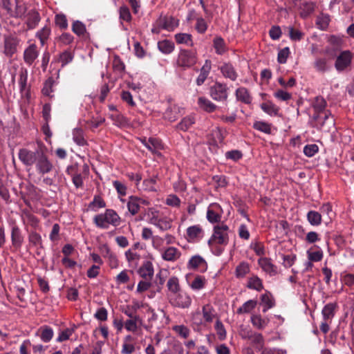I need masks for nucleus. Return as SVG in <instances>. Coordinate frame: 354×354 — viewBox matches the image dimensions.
I'll use <instances>...</instances> for the list:
<instances>
[{"mask_svg": "<svg viewBox=\"0 0 354 354\" xmlns=\"http://www.w3.org/2000/svg\"><path fill=\"white\" fill-rule=\"evenodd\" d=\"M175 39L178 44H185L189 46H193L194 45L190 34L178 33L175 35Z\"/></svg>", "mask_w": 354, "mask_h": 354, "instance_id": "2f4dec72", "label": "nucleus"}, {"mask_svg": "<svg viewBox=\"0 0 354 354\" xmlns=\"http://www.w3.org/2000/svg\"><path fill=\"white\" fill-rule=\"evenodd\" d=\"M138 273L141 277L146 279L149 277L150 279L153 275V268L151 261H145L143 265L139 268Z\"/></svg>", "mask_w": 354, "mask_h": 354, "instance_id": "f3484780", "label": "nucleus"}, {"mask_svg": "<svg viewBox=\"0 0 354 354\" xmlns=\"http://www.w3.org/2000/svg\"><path fill=\"white\" fill-rule=\"evenodd\" d=\"M156 183V176L146 179L143 181L144 189L151 192H155L156 189L154 187V185Z\"/></svg>", "mask_w": 354, "mask_h": 354, "instance_id": "69168bd1", "label": "nucleus"}, {"mask_svg": "<svg viewBox=\"0 0 354 354\" xmlns=\"http://www.w3.org/2000/svg\"><path fill=\"white\" fill-rule=\"evenodd\" d=\"M259 264L263 270L270 275H276L277 274V267L271 263L270 259L268 258L261 259H259Z\"/></svg>", "mask_w": 354, "mask_h": 354, "instance_id": "aec40b11", "label": "nucleus"}, {"mask_svg": "<svg viewBox=\"0 0 354 354\" xmlns=\"http://www.w3.org/2000/svg\"><path fill=\"white\" fill-rule=\"evenodd\" d=\"M105 207V201L98 195L95 196L93 201L88 205V207L94 211L97 210L96 208H103Z\"/></svg>", "mask_w": 354, "mask_h": 354, "instance_id": "4c0bfd02", "label": "nucleus"}, {"mask_svg": "<svg viewBox=\"0 0 354 354\" xmlns=\"http://www.w3.org/2000/svg\"><path fill=\"white\" fill-rule=\"evenodd\" d=\"M194 123L193 118L190 117L184 118L177 125V129L182 131H187Z\"/></svg>", "mask_w": 354, "mask_h": 354, "instance_id": "3c124183", "label": "nucleus"}, {"mask_svg": "<svg viewBox=\"0 0 354 354\" xmlns=\"http://www.w3.org/2000/svg\"><path fill=\"white\" fill-rule=\"evenodd\" d=\"M227 88L225 84L216 82L210 88V95L217 101L226 100L227 98Z\"/></svg>", "mask_w": 354, "mask_h": 354, "instance_id": "6e6552de", "label": "nucleus"}, {"mask_svg": "<svg viewBox=\"0 0 354 354\" xmlns=\"http://www.w3.org/2000/svg\"><path fill=\"white\" fill-rule=\"evenodd\" d=\"M41 331L40 338L44 342H48L51 340L53 337V329L48 326H44L39 328Z\"/></svg>", "mask_w": 354, "mask_h": 354, "instance_id": "c756f323", "label": "nucleus"}, {"mask_svg": "<svg viewBox=\"0 0 354 354\" xmlns=\"http://www.w3.org/2000/svg\"><path fill=\"white\" fill-rule=\"evenodd\" d=\"M207 218L212 223H218L221 220V215L216 213L214 210L208 209L207 212Z\"/></svg>", "mask_w": 354, "mask_h": 354, "instance_id": "0e129e2a", "label": "nucleus"}, {"mask_svg": "<svg viewBox=\"0 0 354 354\" xmlns=\"http://www.w3.org/2000/svg\"><path fill=\"white\" fill-rule=\"evenodd\" d=\"M93 222L97 227L102 229H107L109 227V224L104 214L96 215L93 218Z\"/></svg>", "mask_w": 354, "mask_h": 354, "instance_id": "c03bdc74", "label": "nucleus"}, {"mask_svg": "<svg viewBox=\"0 0 354 354\" xmlns=\"http://www.w3.org/2000/svg\"><path fill=\"white\" fill-rule=\"evenodd\" d=\"M180 256V253L178 252L176 248L169 247L163 252L162 257L165 261H174L178 259Z\"/></svg>", "mask_w": 354, "mask_h": 354, "instance_id": "4be33fe9", "label": "nucleus"}, {"mask_svg": "<svg viewBox=\"0 0 354 354\" xmlns=\"http://www.w3.org/2000/svg\"><path fill=\"white\" fill-rule=\"evenodd\" d=\"M221 71L224 77L230 79L232 81L236 80L237 73L233 66L230 63H225L221 66Z\"/></svg>", "mask_w": 354, "mask_h": 354, "instance_id": "a211bd4d", "label": "nucleus"}, {"mask_svg": "<svg viewBox=\"0 0 354 354\" xmlns=\"http://www.w3.org/2000/svg\"><path fill=\"white\" fill-rule=\"evenodd\" d=\"M167 286L173 295H176L180 291L179 281L176 277H171L167 281Z\"/></svg>", "mask_w": 354, "mask_h": 354, "instance_id": "72a5a7b5", "label": "nucleus"}, {"mask_svg": "<svg viewBox=\"0 0 354 354\" xmlns=\"http://www.w3.org/2000/svg\"><path fill=\"white\" fill-rule=\"evenodd\" d=\"M156 23L159 28L168 31L174 30L178 26V20L171 16H161Z\"/></svg>", "mask_w": 354, "mask_h": 354, "instance_id": "1a4fd4ad", "label": "nucleus"}, {"mask_svg": "<svg viewBox=\"0 0 354 354\" xmlns=\"http://www.w3.org/2000/svg\"><path fill=\"white\" fill-rule=\"evenodd\" d=\"M3 8L14 18H25L27 7L20 0H1Z\"/></svg>", "mask_w": 354, "mask_h": 354, "instance_id": "f03ea898", "label": "nucleus"}, {"mask_svg": "<svg viewBox=\"0 0 354 354\" xmlns=\"http://www.w3.org/2000/svg\"><path fill=\"white\" fill-rule=\"evenodd\" d=\"M202 232L203 230L199 225H193L187 229V235L189 239H194L198 237Z\"/></svg>", "mask_w": 354, "mask_h": 354, "instance_id": "a18cd8bd", "label": "nucleus"}, {"mask_svg": "<svg viewBox=\"0 0 354 354\" xmlns=\"http://www.w3.org/2000/svg\"><path fill=\"white\" fill-rule=\"evenodd\" d=\"M75 328L76 326H75L73 328H68L62 331L57 338V342H62L68 339L70 336L75 332Z\"/></svg>", "mask_w": 354, "mask_h": 354, "instance_id": "8fccbe9b", "label": "nucleus"}, {"mask_svg": "<svg viewBox=\"0 0 354 354\" xmlns=\"http://www.w3.org/2000/svg\"><path fill=\"white\" fill-rule=\"evenodd\" d=\"M257 304V301L256 300H248L237 309L236 313L238 314L248 313L255 308Z\"/></svg>", "mask_w": 354, "mask_h": 354, "instance_id": "7c9ffc66", "label": "nucleus"}, {"mask_svg": "<svg viewBox=\"0 0 354 354\" xmlns=\"http://www.w3.org/2000/svg\"><path fill=\"white\" fill-rule=\"evenodd\" d=\"M174 330L176 331L180 336L183 337V338L188 337L189 335V328L184 326V325H177L174 326L173 328Z\"/></svg>", "mask_w": 354, "mask_h": 354, "instance_id": "bf43d9fd", "label": "nucleus"}, {"mask_svg": "<svg viewBox=\"0 0 354 354\" xmlns=\"http://www.w3.org/2000/svg\"><path fill=\"white\" fill-rule=\"evenodd\" d=\"M73 137L74 142L80 145L84 146L86 144V141L85 140L83 136V131L80 128H75L73 131Z\"/></svg>", "mask_w": 354, "mask_h": 354, "instance_id": "473e14b6", "label": "nucleus"}, {"mask_svg": "<svg viewBox=\"0 0 354 354\" xmlns=\"http://www.w3.org/2000/svg\"><path fill=\"white\" fill-rule=\"evenodd\" d=\"M229 241V236L227 232H223L220 231L218 227H214V233L212 237L208 241V245H212L214 243L219 245H227Z\"/></svg>", "mask_w": 354, "mask_h": 354, "instance_id": "9d476101", "label": "nucleus"}, {"mask_svg": "<svg viewBox=\"0 0 354 354\" xmlns=\"http://www.w3.org/2000/svg\"><path fill=\"white\" fill-rule=\"evenodd\" d=\"M351 53L349 50H344L337 57L335 67L337 71H343L351 65Z\"/></svg>", "mask_w": 354, "mask_h": 354, "instance_id": "0eeeda50", "label": "nucleus"}, {"mask_svg": "<svg viewBox=\"0 0 354 354\" xmlns=\"http://www.w3.org/2000/svg\"><path fill=\"white\" fill-rule=\"evenodd\" d=\"M331 116V113L329 111L324 113H317L315 112L313 116V120L317 122V125L319 129H324L325 131H329L330 130L331 127H333L335 122L333 117Z\"/></svg>", "mask_w": 354, "mask_h": 354, "instance_id": "7ed1b4c3", "label": "nucleus"}, {"mask_svg": "<svg viewBox=\"0 0 354 354\" xmlns=\"http://www.w3.org/2000/svg\"><path fill=\"white\" fill-rule=\"evenodd\" d=\"M72 31L78 37H82L87 33L85 24L79 20L73 22Z\"/></svg>", "mask_w": 354, "mask_h": 354, "instance_id": "b1692460", "label": "nucleus"}, {"mask_svg": "<svg viewBox=\"0 0 354 354\" xmlns=\"http://www.w3.org/2000/svg\"><path fill=\"white\" fill-rule=\"evenodd\" d=\"M158 48L162 53L169 54L174 49V44L170 40L164 39L158 42Z\"/></svg>", "mask_w": 354, "mask_h": 354, "instance_id": "5701e85b", "label": "nucleus"}, {"mask_svg": "<svg viewBox=\"0 0 354 354\" xmlns=\"http://www.w3.org/2000/svg\"><path fill=\"white\" fill-rule=\"evenodd\" d=\"M319 147L315 144L307 145L304 148V153L308 157H313L317 151Z\"/></svg>", "mask_w": 354, "mask_h": 354, "instance_id": "13d9d810", "label": "nucleus"}, {"mask_svg": "<svg viewBox=\"0 0 354 354\" xmlns=\"http://www.w3.org/2000/svg\"><path fill=\"white\" fill-rule=\"evenodd\" d=\"M261 109L270 115H277L279 108L274 104L271 101H268L261 104Z\"/></svg>", "mask_w": 354, "mask_h": 354, "instance_id": "bb28decb", "label": "nucleus"}, {"mask_svg": "<svg viewBox=\"0 0 354 354\" xmlns=\"http://www.w3.org/2000/svg\"><path fill=\"white\" fill-rule=\"evenodd\" d=\"M253 127L260 131L270 134L271 133V126L265 122L257 121L253 124Z\"/></svg>", "mask_w": 354, "mask_h": 354, "instance_id": "49530a36", "label": "nucleus"}, {"mask_svg": "<svg viewBox=\"0 0 354 354\" xmlns=\"http://www.w3.org/2000/svg\"><path fill=\"white\" fill-rule=\"evenodd\" d=\"M169 303L174 307L188 308L192 304L190 296L186 292H178L169 297Z\"/></svg>", "mask_w": 354, "mask_h": 354, "instance_id": "423d86ee", "label": "nucleus"}, {"mask_svg": "<svg viewBox=\"0 0 354 354\" xmlns=\"http://www.w3.org/2000/svg\"><path fill=\"white\" fill-rule=\"evenodd\" d=\"M20 40L12 35H4L3 37V54L7 57H12L17 52Z\"/></svg>", "mask_w": 354, "mask_h": 354, "instance_id": "39448f33", "label": "nucleus"}, {"mask_svg": "<svg viewBox=\"0 0 354 354\" xmlns=\"http://www.w3.org/2000/svg\"><path fill=\"white\" fill-rule=\"evenodd\" d=\"M215 328L217 330V335L220 340H223L226 337V330L223 324L219 320H217L215 324Z\"/></svg>", "mask_w": 354, "mask_h": 354, "instance_id": "4d7b16f0", "label": "nucleus"}, {"mask_svg": "<svg viewBox=\"0 0 354 354\" xmlns=\"http://www.w3.org/2000/svg\"><path fill=\"white\" fill-rule=\"evenodd\" d=\"M28 71L21 69L19 72V84L21 93H24L27 89Z\"/></svg>", "mask_w": 354, "mask_h": 354, "instance_id": "c9c22d12", "label": "nucleus"}, {"mask_svg": "<svg viewBox=\"0 0 354 354\" xmlns=\"http://www.w3.org/2000/svg\"><path fill=\"white\" fill-rule=\"evenodd\" d=\"M288 35L291 40L292 41H300L302 39L304 33L300 31L298 29H295L292 26H289L287 28Z\"/></svg>", "mask_w": 354, "mask_h": 354, "instance_id": "ea45409f", "label": "nucleus"}, {"mask_svg": "<svg viewBox=\"0 0 354 354\" xmlns=\"http://www.w3.org/2000/svg\"><path fill=\"white\" fill-rule=\"evenodd\" d=\"M282 32L281 28L278 26H273L269 31L270 37L273 40H277L281 36Z\"/></svg>", "mask_w": 354, "mask_h": 354, "instance_id": "774afa93", "label": "nucleus"}, {"mask_svg": "<svg viewBox=\"0 0 354 354\" xmlns=\"http://www.w3.org/2000/svg\"><path fill=\"white\" fill-rule=\"evenodd\" d=\"M50 33V28L48 26H44L37 33V37L39 39L41 45H44Z\"/></svg>", "mask_w": 354, "mask_h": 354, "instance_id": "09e8293b", "label": "nucleus"}, {"mask_svg": "<svg viewBox=\"0 0 354 354\" xmlns=\"http://www.w3.org/2000/svg\"><path fill=\"white\" fill-rule=\"evenodd\" d=\"M11 241L12 246L16 248H20L24 241V237L18 226L14 225L11 231Z\"/></svg>", "mask_w": 354, "mask_h": 354, "instance_id": "4468645a", "label": "nucleus"}, {"mask_svg": "<svg viewBox=\"0 0 354 354\" xmlns=\"http://www.w3.org/2000/svg\"><path fill=\"white\" fill-rule=\"evenodd\" d=\"M251 322L253 326H256L259 329H262L267 325V322L262 319L260 315H252L251 317Z\"/></svg>", "mask_w": 354, "mask_h": 354, "instance_id": "603ef678", "label": "nucleus"}, {"mask_svg": "<svg viewBox=\"0 0 354 354\" xmlns=\"http://www.w3.org/2000/svg\"><path fill=\"white\" fill-rule=\"evenodd\" d=\"M19 158L26 166L35 165L37 170L41 175L50 172L53 169V165L42 147H37L34 151L21 149L19 151Z\"/></svg>", "mask_w": 354, "mask_h": 354, "instance_id": "f257e3e1", "label": "nucleus"}, {"mask_svg": "<svg viewBox=\"0 0 354 354\" xmlns=\"http://www.w3.org/2000/svg\"><path fill=\"white\" fill-rule=\"evenodd\" d=\"M55 23L60 29L65 30L68 28V21L64 14L60 13L56 15Z\"/></svg>", "mask_w": 354, "mask_h": 354, "instance_id": "79ce46f5", "label": "nucleus"}, {"mask_svg": "<svg viewBox=\"0 0 354 354\" xmlns=\"http://www.w3.org/2000/svg\"><path fill=\"white\" fill-rule=\"evenodd\" d=\"M106 216V220L108 224L113 226H118L120 223V218L115 211L111 209H107L104 214Z\"/></svg>", "mask_w": 354, "mask_h": 354, "instance_id": "6ab92c4d", "label": "nucleus"}, {"mask_svg": "<svg viewBox=\"0 0 354 354\" xmlns=\"http://www.w3.org/2000/svg\"><path fill=\"white\" fill-rule=\"evenodd\" d=\"M336 306V304L329 303L324 307L322 310V315L324 319H329L333 317Z\"/></svg>", "mask_w": 354, "mask_h": 354, "instance_id": "f704fd0d", "label": "nucleus"}, {"mask_svg": "<svg viewBox=\"0 0 354 354\" xmlns=\"http://www.w3.org/2000/svg\"><path fill=\"white\" fill-rule=\"evenodd\" d=\"M196 54L189 50H180L178 59L177 64L178 66L185 68H190L196 63Z\"/></svg>", "mask_w": 354, "mask_h": 354, "instance_id": "20e7f679", "label": "nucleus"}, {"mask_svg": "<svg viewBox=\"0 0 354 354\" xmlns=\"http://www.w3.org/2000/svg\"><path fill=\"white\" fill-rule=\"evenodd\" d=\"M328 61L326 57H316L313 62L315 69L321 73L327 72L330 68Z\"/></svg>", "mask_w": 354, "mask_h": 354, "instance_id": "2eb2a0df", "label": "nucleus"}, {"mask_svg": "<svg viewBox=\"0 0 354 354\" xmlns=\"http://www.w3.org/2000/svg\"><path fill=\"white\" fill-rule=\"evenodd\" d=\"M205 263V261L199 255L194 256L189 261V266L194 269H196L201 264Z\"/></svg>", "mask_w": 354, "mask_h": 354, "instance_id": "052dcab7", "label": "nucleus"}, {"mask_svg": "<svg viewBox=\"0 0 354 354\" xmlns=\"http://www.w3.org/2000/svg\"><path fill=\"white\" fill-rule=\"evenodd\" d=\"M198 104L201 109L209 113L213 112L216 108L214 104L203 97L198 98Z\"/></svg>", "mask_w": 354, "mask_h": 354, "instance_id": "cd10ccee", "label": "nucleus"}, {"mask_svg": "<svg viewBox=\"0 0 354 354\" xmlns=\"http://www.w3.org/2000/svg\"><path fill=\"white\" fill-rule=\"evenodd\" d=\"M28 239L34 245H39L41 248H43L41 237L38 233L32 232L29 235Z\"/></svg>", "mask_w": 354, "mask_h": 354, "instance_id": "5fc2aeb1", "label": "nucleus"}, {"mask_svg": "<svg viewBox=\"0 0 354 354\" xmlns=\"http://www.w3.org/2000/svg\"><path fill=\"white\" fill-rule=\"evenodd\" d=\"M308 257L310 261L317 262L320 261L323 258V252L322 250L315 252L308 251Z\"/></svg>", "mask_w": 354, "mask_h": 354, "instance_id": "e2e57ef3", "label": "nucleus"}, {"mask_svg": "<svg viewBox=\"0 0 354 354\" xmlns=\"http://www.w3.org/2000/svg\"><path fill=\"white\" fill-rule=\"evenodd\" d=\"M261 304L265 306L263 312H266L268 309L272 308L274 306V301L270 294H263L261 297Z\"/></svg>", "mask_w": 354, "mask_h": 354, "instance_id": "e433bc0d", "label": "nucleus"}, {"mask_svg": "<svg viewBox=\"0 0 354 354\" xmlns=\"http://www.w3.org/2000/svg\"><path fill=\"white\" fill-rule=\"evenodd\" d=\"M290 54V50L288 47H286L281 49L277 57V61L280 64H285L287 61V58Z\"/></svg>", "mask_w": 354, "mask_h": 354, "instance_id": "680f3d73", "label": "nucleus"}, {"mask_svg": "<svg viewBox=\"0 0 354 354\" xmlns=\"http://www.w3.org/2000/svg\"><path fill=\"white\" fill-rule=\"evenodd\" d=\"M236 99L245 104H250L252 102V97L248 91L245 87H241L236 89Z\"/></svg>", "mask_w": 354, "mask_h": 354, "instance_id": "412c9836", "label": "nucleus"}, {"mask_svg": "<svg viewBox=\"0 0 354 354\" xmlns=\"http://www.w3.org/2000/svg\"><path fill=\"white\" fill-rule=\"evenodd\" d=\"M307 219L312 225H319L322 222L321 213L316 211H309L307 214Z\"/></svg>", "mask_w": 354, "mask_h": 354, "instance_id": "c85d7f7f", "label": "nucleus"}, {"mask_svg": "<svg viewBox=\"0 0 354 354\" xmlns=\"http://www.w3.org/2000/svg\"><path fill=\"white\" fill-rule=\"evenodd\" d=\"M138 320H140V317L138 316H135L134 317L127 320L125 322V328L129 331H136L137 330L136 322Z\"/></svg>", "mask_w": 354, "mask_h": 354, "instance_id": "6e6d98bb", "label": "nucleus"}, {"mask_svg": "<svg viewBox=\"0 0 354 354\" xmlns=\"http://www.w3.org/2000/svg\"><path fill=\"white\" fill-rule=\"evenodd\" d=\"M27 17L26 24L28 29H34L38 25L41 20V17L38 11L35 9L29 10L25 17Z\"/></svg>", "mask_w": 354, "mask_h": 354, "instance_id": "9b49d317", "label": "nucleus"}, {"mask_svg": "<svg viewBox=\"0 0 354 354\" xmlns=\"http://www.w3.org/2000/svg\"><path fill=\"white\" fill-rule=\"evenodd\" d=\"M55 83V80L53 77L48 78L44 85V88H42V93L44 95L52 97L50 93L53 92V86Z\"/></svg>", "mask_w": 354, "mask_h": 354, "instance_id": "de8ad7c7", "label": "nucleus"}, {"mask_svg": "<svg viewBox=\"0 0 354 354\" xmlns=\"http://www.w3.org/2000/svg\"><path fill=\"white\" fill-rule=\"evenodd\" d=\"M247 286L257 291L261 290L263 288L261 280L257 276L250 279Z\"/></svg>", "mask_w": 354, "mask_h": 354, "instance_id": "a19ab883", "label": "nucleus"}, {"mask_svg": "<svg viewBox=\"0 0 354 354\" xmlns=\"http://www.w3.org/2000/svg\"><path fill=\"white\" fill-rule=\"evenodd\" d=\"M73 55L68 50H65L59 55V61L62 62V66H64L70 63L73 59Z\"/></svg>", "mask_w": 354, "mask_h": 354, "instance_id": "864d4df0", "label": "nucleus"}, {"mask_svg": "<svg viewBox=\"0 0 354 354\" xmlns=\"http://www.w3.org/2000/svg\"><path fill=\"white\" fill-rule=\"evenodd\" d=\"M326 102L323 97L317 96L315 98L313 103V107L315 112L324 113L326 106Z\"/></svg>", "mask_w": 354, "mask_h": 354, "instance_id": "393cba45", "label": "nucleus"}, {"mask_svg": "<svg viewBox=\"0 0 354 354\" xmlns=\"http://www.w3.org/2000/svg\"><path fill=\"white\" fill-rule=\"evenodd\" d=\"M249 271L250 268L248 263L245 262H241L236 268V276L238 278L244 277L245 274L249 272Z\"/></svg>", "mask_w": 354, "mask_h": 354, "instance_id": "37998d69", "label": "nucleus"}, {"mask_svg": "<svg viewBox=\"0 0 354 354\" xmlns=\"http://www.w3.org/2000/svg\"><path fill=\"white\" fill-rule=\"evenodd\" d=\"M39 53L37 50V46L35 44L30 45L25 50L24 53V59L25 62L31 65L34 61L38 57Z\"/></svg>", "mask_w": 354, "mask_h": 354, "instance_id": "f8f14e48", "label": "nucleus"}, {"mask_svg": "<svg viewBox=\"0 0 354 354\" xmlns=\"http://www.w3.org/2000/svg\"><path fill=\"white\" fill-rule=\"evenodd\" d=\"M140 198L136 196H131L127 203L128 209L132 215L138 213L140 209Z\"/></svg>", "mask_w": 354, "mask_h": 354, "instance_id": "a878e982", "label": "nucleus"}, {"mask_svg": "<svg viewBox=\"0 0 354 354\" xmlns=\"http://www.w3.org/2000/svg\"><path fill=\"white\" fill-rule=\"evenodd\" d=\"M214 47L217 54L221 55L225 52V44L223 38L216 37L214 39Z\"/></svg>", "mask_w": 354, "mask_h": 354, "instance_id": "58836bf2", "label": "nucleus"}, {"mask_svg": "<svg viewBox=\"0 0 354 354\" xmlns=\"http://www.w3.org/2000/svg\"><path fill=\"white\" fill-rule=\"evenodd\" d=\"M142 142L145 146L152 153L160 155V153H159L158 151L162 149V145L158 139L150 138L147 140L145 139Z\"/></svg>", "mask_w": 354, "mask_h": 354, "instance_id": "dca6fc26", "label": "nucleus"}, {"mask_svg": "<svg viewBox=\"0 0 354 354\" xmlns=\"http://www.w3.org/2000/svg\"><path fill=\"white\" fill-rule=\"evenodd\" d=\"M205 285V278L202 276H197L192 281L191 287L194 290H200Z\"/></svg>", "mask_w": 354, "mask_h": 354, "instance_id": "338daca9", "label": "nucleus"}, {"mask_svg": "<svg viewBox=\"0 0 354 354\" xmlns=\"http://www.w3.org/2000/svg\"><path fill=\"white\" fill-rule=\"evenodd\" d=\"M66 172L72 176V181L76 188L82 187L83 179L81 174L77 172V165H70L66 169Z\"/></svg>", "mask_w": 354, "mask_h": 354, "instance_id": "ddd939ff", "label": "nucleus"}]
</instances>
